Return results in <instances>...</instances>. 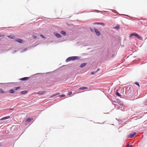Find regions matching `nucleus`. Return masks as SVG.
<instances>
[{"label": "nucleus", "mask_w": 147, "mask_h": 147, "mask_svg": "<svg viewBox=\"0 0 147 147\" xmlns=\"http://www.w3.org/2000/svg\"><path fill=\"white\" fill-rule=\"evenodd\" d=\"M97 72V71H95V72H91V75H93L95 73H96Z\"/></svg>", "instance_id": "28"}, {"label": "nucleus", "mask_w": 147, "mask_h": 147, "mask_svg": "<svg viewBox=\"0 0 147 147\" xmlns=\"http://www.w3.org/2000/svg\"><path fill=\"white\" fill-rule=\"evenodd\" d=\"M65 95L64 94H62L60 96L61 97H64L65 96Z\"/></svg>", "instance_id": "30"}, {"label": "nucleus", "mask_w": 147, "mask_h": 147, "mask_svg": "<svg viewBox=\"0 0 147 147\" xmlns=\"http://www.w3.org/2000/svg\"><path fill=\"white\" fill-rule=\"evenodd\" d=\"M33 118H28L26 119V122H30L31 120H33Z\"/></svg>", "instance_id": "10"}, {"label": "nucleus", "mask_w": 147, "mask_h": 147, "mask_svg": "<svg viewBox=\"0 0 147 147\" xmlns=\"http://www.w3.org/2000/svg\"><path fill=\"white\" fill-rule=\"evenodd\" d=\"M27 93V91H22L21 92V93L22 94H26Z\"/></svg>", "instance_id": "18"}, {"label": "nucleus", "mask_w": 147, "mask_h": 147, "mask_svg": "<svg viewBox=\"0 0 147 147\" xmlns=\"http://www.w3.org/2000/svg\"><path fill=\"white\" fill-rule=\"evenodd\" d=\"M116 95L117 96H121V94L118 92L117 90V92L116 93Z\"/></svg>", "instance_id": "17"}, {"label": "nucleus", "mask_w": 147, "mask_h": 147, "mask_svg": "<svg viewBox=\"0 0 147 147\" xmlns=\"http://www.w3.org/2000/svg\"><path fill=\"white\" fill-rule=\"evenodd\" d=\"M1 146V144H0V146Z\"/></svg>", "instance_id": "35"}, {"label": "nucleus", "mask_w": 147, "mask_h": 147, "mask_svg": "<svg viewBox=\"0 0 147 147\" xmlns=\"http://www.w3.org/2000/svg\"><path fill=\"white\" fill-rule=\"evenodd\" d=\"M120 27V26L119 25H117L114 28H116L117 29H118Z\"/></svg>", "instance_id": "20"}, {"label": "nucleus", "mask_w": 147, "mask_h": 147, "mask_svg": "<svg viewBox=\"0 0 147 147\" xmlns=\"http://www.w3.org/2000/svg\"><path fill=\"white\" fill-rule=\"evenodd\" d=\"M59 94V93H57V94H54V95H53L52 96H51L50 97L51 98H52L57 95H58Z\"/></svg>", "instance_id": "21"}, {"label": "nucleus", "mask_w": 147, "mask_h": 147, "mask_svg": "<svg viewBox=\"0 0 147 147\" xmlns=\"http://www.w3.org/2000/svg\"><path fill=\"white\" fill-rule=\"evenodd\" d=\"M94 24H102V25L103 24L102 23H98V22L95 23H94Z\"/></svg>", "instance_id": "24"}, {"label": "nucleus", "mask_w": 147, "mask_h": 147, "mask_svg": "<svg viewBox=\"0 0 147 147\" xmlns=\"http://www.w3.org/2000/svg\"><path fill=\"white\" fill-rule=\"evenodd\" d=\"M9 109L10 110H14V109L13 108H10Z\"/></svg>", "instance_id": "31"}, {"label": "nucleus", "mask_w": 147, "mask_h": 147, "mask_svg": "<svg viewBox=\"0 0 147 147\" xmlns=\"http://www.w3.org/2000/svg\"><path fill=\"white\" fill-rule=\"evenodd\" d=\"M137 34H136V33H132L131 34H130V36L131 37L132 36H136Z\"/></svg>", "instance_id": "13"}, {"label": "nucleus", "mask_w": 147, "mask_h": 147, "mask_svg": "<svg viewBox=\"0 0 147 147\" xmlns=\"http://www.w3.org/2000/svg\"><path fill=\"white\" fill-rule=\"evenodd\" d=\"M29 78V77H24L20 79V80L22 81H25L27 80Z\"/></svg>", "instance_id": "6"}, {"label": "nucleus", "mask_w": 147, "mask_h": 147, "mask_svg": "<svg viewBox=\"0 0 147 147\" xmlns=\"http://www.w3.org/2000/svg\"><path fill=\"white\" fill-rule=\"evenodd\" d=\"M88 88L87 87H82L80 88L79 89V90H84L85 89H87Z\"/></svg>", "instance_id": "7"}, {"label": "nucleus", "mask_w": 147, "mask_h": 147, "mask_svg": "<svg viewBox=\"0 0 147 147\" xmlns=\"http://www.w3.org/2000/svg\"><path fill=\"white\" fill-rule=\"evenodd\" d=\"M94 30L96 33V35L97 36H99L100 35V34L99 31L96 28H94Z\"/></svg>", "instance_id": "1"}, {"label": "nucleus", "mask_w": 147, "mask_h": 147, "mask_svg": "<svg viewBox=\"0 0 147 147\" xmlns=\"http://www.w3.org/2000/svg\"><path fill=\"white\" fill-rule=\"evenodd\" d=\"M8 37H9V38H10L11 39H14L15 38V36H8Z\"/></svg>", "instance_id": "15"}, {"label": "nucleus", "mask_w": 147, "mask_h": 147, "mask_svg": "<svg viewBox=\"0 0 147 147\" xmlns=\"http://www.w3.org/2000/svg\"><path fill=\"white\" fill-rule=\"evenodd\" d=\"M54 34L57 37V38H60L61 37V35L59 34H58L57 33H55Z\"/></svg>", "instance_id": "9"}, {"label": "nucleus", "mask_w": 147, "mask_h": 147, "mask_svg": "<svg viewBox=\"0 0 147 147\" xmlns=\"http://www.w3.org/2000/svg\"><path fill=\"white\" fill-rule=\"evenodd\" d=\"M16 41L19 43H22L23 42L22 40L19 38H18L16 40Z\"/></svg>", "instance_id": "8"}, {"label": "nucleus", "mask_w": 147, "mask_h": 147, "mask_svg": "<svg viewBox=\"0 0 147 147\" xmlns=\"http://www.w3.org/2000/svg\"><path fill=\"white\" fill-rule=\"evenodd\" d=\"M71 60H74L78 59V57L77 56H72L70 57Z\"/></svg>", "instance_id": "2"}, {"label": "nucleus", "mask_w": 147, "mask_h": 147, "mask_svg": "<svg viewBox=\"0 0 147 147\" xmlns=\"http://www.w3.org/2000/svg\"><path fill=\"white\" fill-rule=\"evenodd\" d=\"M4 35H3L0 34V40L2 39L4 37Z\"/></svg>", "instance_id": "19"}, {"label": "nucleus", "mask_w": 147, "mask_h": 147, "mask_svg": "<svg viewBox=\"0 0 147 147\" xmlns=\"http://www.w3.org/2000/svg\"><path fill=\"white\" fill-rule=\"evenodd\" d=\"M99 69H97V71H97H97H99Z\"/></svg>", "instance_id": "34"}, {"label": "nucleus", "mask_w": 147, "mask_h": 147, "mask_svg": "<svg viewBox=\"0 0 147 147\" xmlns=\"http://www.w3.org/2000/svg\"><path fill=\"white\" fill-rule=\"evenodd\" d=\"M10 118V117L9 116H7L3 117V118L1 119L0 120H6V119H9Z\"/></svg>", "instance_id": "5"}, {"label": "nucleus", "mask_w": 147, "mask_h": 147, "mask_svg": "<svg viewBox=\"0 0 147 147\" xmlns=\"http://www.w3.org/2000/svg\"><path fill=\"white\" fill-rule=\"evenodd\" d=\"M20 87H16L15 88V90H17L18 89H20Z\"/></svg>", "instance_id": "23"}, {"label": "nucleus", "mask_w": 147, "mask_h": 147, "mask_svg": "<svg viewBox=\"0 0 147 147\" xmlns=\"http://www.w3.org/2000/svg\"><path fill=\"white\" fill-rule=\"evenodd\" d=\"M135 84H136V85L138 86L139 87H140V85H139V83H138V82H135Z\"/></svg>", "instance_id": "26"}, {"label": "nucleus", "mask_w": 147, "mask_h": 147, "mask_svg": "<svg viewBox=\"0 0 147 147\" xmlns=\"http://www.w3.org/2000/svg\"><path fill=\"white\" fill-rule=\"evenodd\" d=\"M61 33L62 34H63L64 35H66L65 32L63 31H61Z\"/></svg>", "instance_id": "16"}, {"label": "nucleus", "mask_w": 147, "mask_h": 147, "mask_svg": "<svg viewBox=\"0 0 147 147\" xmlns=\"http://www.w3.org/2000/svg\"><path fill=\"white\" fill-rule=\"evenodd\" d=\"M71 60L70 57H69L68 58L66 59V61L67 62L69 61H70Z\"/></svg>", "instance_id": "22"}, {"label": "nucleus", "mask_w": 147, "mask_h": 147, "mask_svg": "<svg viewBox=\"0 0 147 147\" xmlns=\"http://www.w3.org/2000/svg\"><path fill=\"white\" fill-rule=\"evenodd\" d=\"M72 94V92H69L68 93V95H70Z\"/></svg>", "instance_id": "29"}, {"label": "nucleus", "mask_w": 147, "mask_h": 147, "mask_svg": "<svg viewBox=\"0 0 147 147\" xmlns=\"http://www.w3.org/2000/svg\"><path fill=\"white\" fill-rule=\"evenodd\" d=\"M0 93H4L3 91L1 89H0Z\"/></svg>", "instance_id": "25"}, {"label": "nucleus", "mask_w": 147, "mask_h": 147, "mask_svg": "<svg viewBox=\"0 0 147 147\" xmlns=\"http://www.w3.org/2000/svg\"><path fill=\"white\" fill-rule=\"evenodd\" d=\"M133 146L132 145H127L126 146V147H133Z\"/></svg>", "instance_id": "27"}, {"label": "nucleus", "mask_w": 147, "mask_h": 147, "mask_svg": "<svg viewBox=\"0 0 147 147\" xmlns=\"http://www.w3.org/2000/svg\"><path fill=\"white\" fill-rule=\"evenodd\" d=\"M136 37L140 40H141L142 39V37L138 34H137Z\"/></svg>", "instance_id": "11"}, {"label": "nucleus", "mask_w": 147, "mask_h": 147, "mask_svg": "<svg viewBox=\"0 0 147 147\" xmlns=\"http://www.w3.org/2000/svg\"><path fill=\"white\" fill-rule=\"evenodd\" d=\"M86 63H83L80 65V67H82L85 66L86 65Z\"/></svg>", "instance_id": "12"}, {"label": "nucleus", "mask_w": 147, "mask_h": 147, "mask_svg": "<svg viewBox=\"0 0 147 147\" xmlns=\"http://www.w3.org/2000/svg\"><path fill=\"white\" fill-rule=\"evenodd\" d=\"M46 92V91L45 90H42L39 92L37 93L39 95H42Z\"/></svg>", "instance_id": "4"}, {"label": "nucleus", "mask_w": 147, "mask_h": 147, "mask_svg": "<svg viewBox=\"0 0 147 147\" xmlns=\"http://www.w3.org/2000/svg\"><path fill=\"white\" fill-rule=\"evenodd\" d=\"M33 38H36V36H33Z\"/></svg>", "instance_id": "33"}, {"label": "nucleus", "mask_w": 147, "mask_h": 147, "mask_svg": "<svg viewBox=\"0 0 147 147\" xmlns=\"http://www.w3.org/2000/svg\"><path fill=\"white\" fill-rule=\"evenodd\" d=\"M9 92L11 93H13L15 92L14 90L13 89H10L9 90Z\"/></svg>", "instance_id": "14"}, {"label": "nucleus", "mask_w": 147, "mask_h": 147, "mask_svg": "<svg viewBox=\"0 0 147 147\" xmlns=\"http://www.w3.org/2000/svg\"><path fill=\"white\" fill-rule=\"evenodd\" d=\"M40 35L41 36H42V38H44V36H43L41 34Z\"/></svg>", "instance_id": "32"}, {"label": "nucleus", "mask_w": 147, "mask_h": 147, "mask_svg": "<svg viewBox=\"0 0 147 147\" xmlns=\"http://www.w3.org/2000/svg\"><path fill=\"white\" fill-rule=\"evenodd\" d=\"M136 134V132H134L132 134H130L128 136V137L129 138H131L134 137Z\"/></svg>", "instance_id": "3"}]
</instances>
